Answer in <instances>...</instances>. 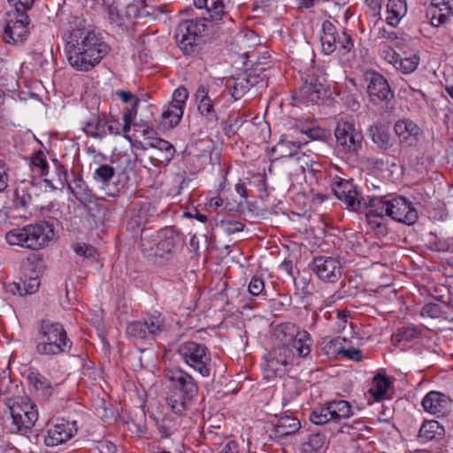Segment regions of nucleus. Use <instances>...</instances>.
<instances>
[{
  "mask_svg": "<svg viewBox=\"0 0 453 453\" xmlns=\"http://www.w3.org/2000/svg\"><path fill=\"white\" fill-rule=\"evenodd\" d=\"M335 196L346 208L353 211L366 210L365 218L370 228L379 236H386L388 229L386 216L393 220L414 225L418 214L413 204L400 196H380L368 197L366 202L359 194L352 180L340 179L333 185Z\"/></svg>",
  "mask_w": 453,
  "mask_h": 453,
  "instance_id": "nucleus-1",
  "label": "nucleus"
},
{
  "mask_svg": "<svg viewBox=\"0 0 453 453\" xmlns=\"http://www.w3.org/2000/svg\"><path fill=\"white\" fill-rule=\"evenodd\" d=\"M83 23L82 19L73 18L65 36V50L72 67L80 72H88L101 62L111 48L94 31L88 30Z\"/></svg>",
  "mask_w": 453,
  "mask_h": 453,
  "instance_id": "nucleus-2",
  "label": "nucleus"
},
{
  "mask_svg": "<svg viewBox=\"0 0 453 453\" xmlns=\"http://www.w3.org/2000/svg\"><path fill=\"white\" fill-rule=\"evenodd\" d=\"M168 383L165 403L169 410L179 416L191 409L198 396V384L180 368H167L164 372Z\"/></svg>",
  "mask_w": 453,
  "mask_h": 453,
  "instance_id": "nucleus-3",
  "label": "nucleus"
},
{
  "mask_svg": "<svg viewBox=\"0 0 453 453\" xmlns=\"http://www.w3.org/2000/svg\"><path fill=\"white\" fill-rule=\"evenodd\" d=\"M353 415V408L348 401L333 400L315 408L310 414V420L317 426H327L332 434H350L352 430H362L364 426L361 420H355L352 424L345 422Z\"/></svg>",
  "mask_w": 453,
  "mask_h": 453,
  "instance_id": "nucleus-4",
  "label": "nucleus"
},
{
  "mask_svg": "<svg viewBox=\"0 0 453 453\" xmlns=\"http://www.w3.org/2000/svg\"><path fill=\"white\" fill-rule=\"evenodd\" d=\"M184 244V238L173 226H166L157 232L143 230L140 248L148 257L171 259Z\"/></svg>",
  "mask_w": 453,
  "mask_h": 453,
  "instance_id": "nucleus-5",
  "label": "nucleus"
},
{
  "mask_svg": "<svg viewBox=\"0 0 453 453\" xmlns=\"http://www.w3.org/2000/svg\"><path fill=\"white\" fill-rule=\"evenodd\" d=\"M72 341L62 324L50 319L37 323L36 352L40 355H58L70 350Z\"/></svg>",
  "mask_w": 453,
  "mask_h": 453,
  "instance_id": "nucleus-6",
  "label": "nucleus"
},
{
  "mask_svg": "<svg viewBox=\"0 0 453 453\" xmlns=\"http://www.w3.org/2000/svg\"><path fill=\"white\" fill-rule=\"evenodd\" d=\"M5 405L10 417L5 420V428L12 434H26L31 431L38 419L36 404L27 396L7 398Z\"/></svg>",
  "mask_w": 453,
  "mask_h": 453,
  "instance_id": "nucleus-7",
  "label": "nucleus"
},
{
  "mask_svg": "<svg viewBox=\"0 0 453 453\" xmlns=\"http://www.w3.org/2000/svg\"><path fill=\"white\" fill-rule=\"evenodd\" d=\"M54 236L51 224L40 221L35 224L27 225L20 228H15L6 234V241L11 245L39 250L43 248Z\"/></svg>",
  "mask_w": 453,
  "mask_h": 453,
  "instance_id": "nucleus-8",
  "label": "nucleus"
},
{
  "mask_svg": "<svg viewBox=\"0 0 453 453\" xmlns=\"http://www.w3.org/2000/svg\"><path fill=\"white\" fill-rule=\"evenodd\" d=\"M209 20L205 18L186 19L179 23L175 30V41L185 55L196 51V47L207 30Z\"/></svg>",
  "mask_w": 453,
  "mask_h": 453,
  "instance_id": "nucleus-9",
  "label": "nucleus"
},
{
  "mask_svg": "<svg viewBox=\"0 0 453 453\" xmlns=\"http://www.w3.org/2000/svg\"><path fill=\"white\" fill-rule=\"evenodd\" d=\"M321 50L325 55L338 51L341 55L354 54V41L345 30L338 31L329 20L322 23Z\"/></svg>",
  "mask_w": 453,
  "mask_h": 453,
  "instance_id": "nucleus-10",
  "label": "nucleus"
},
{
  "mask_svg": "<svg viewBox=\"0 0 453 453\" xmlns=\"http://www.w3.org/2000/svg\"><path fill=\"white\" fill-rule=\"evenodd\" d=\"M183 362L203 377L210 376L211 357L207 347L203 344L188 341L180 343L176 349Z\"/></svg>",
  "mask_w": 453,
  "mask_h": 453,
  "instance_id": "nucleus-11",
  "label": "nucleus"
},
{
  "mask_svg": "<svg viewBox=\"0 0 453 453\" xmlns=\"http://www.w3.org/2000/svg\"><path fill=\"white\" fill-rule=\"evenodd\" d=\"M336 143L339 149L349 155H357L362 148L363 134L354 121L341 119L334 130Z\"/></svg>",
  "mask_w": 453,
  "mask_h": 453,
  "instance_id": "nucleus-12",
  "label": "nucleus"
},
{
  "mask_svg": "<svg viewBox=\"0 0 453 453\" xmlns=\"http://www.w3.org/2000/svg\"><path fill=\"white\" fill-rule=\"evenodd\" d=\"M164 328L165 319L157 314L127 323L126 333L133 340H154Z\"/></svg>",
  "mask_w": 453,
  "mask_h": 453,
  "instance_id": "nucleus-13",
  "label": "nucleus"
},
{
  "mask_svg": "<svg viewBox=\"0 0 453 453\" xmlns=\"http://www.w3.org/2000/svg\"><path fill=\"white\" fill-rule=\"evenodd\" d=\"M224 96V93L212 98L210 95L209 88L203 84L197 87L194 95L196 109L200 117L207 125L216 126L219 121V116L215 109V104Z\"/></svg>",
  "mask_w": 453,
  "mask_h": 453,
  "instance_id": "nucleus-14",
  "label": "nucleus"
},
{
  "mask_svg": "<svg viewBox=\"0 0 453 453\" xmlns=\"http://www.w3.org/2000/svg\"><path fill=\"white\" fill-rule=\"evenodd\" d=\"M328 89L329 84L326 82L325 76H311L310 80H306L304 85L296 92L294 98L299 102L318 104L326 97Z\"/></svg>",
  "mask_w": 453,
  "mask_h": 453,
  "instance_id": "nucleus-15",
  "label": "nucleus"
},
{
  "mask_svg": "<svg viewBox=\"0 0 453 453\" xmlns=\"http://www.w3.org/2000/svg\"><path fill=\"white\" fill-rule=\"evenodd\" d=\"M29 24L27 13L13 12L8 13L4 28V40L7 43H17L22 42L27 35V26Z\"/></svg>",
  "mask_w": 453,
  "mask_h": 453,
  "instance_id": "nucleus-16",
  "label": "nucleus"
},
{
  "mask_svg": "<svg viewBox=\"0 0 453 453\" xmlns=\"http://www.w3.org/2000/svg\"><path fill=\"white\" fill-rule=\"evenodd\" d=\"M366 80L368 81L367 94L372 104H388L394 97V93L382 74L375 72L370 73L366 74Z\"/></svg>",
  "mask_w": 453,
  "mask_h": 453,
  "instance_id": "nucleus-17",
  "label": "nucleus"
},
{
  "mask_svg": "<svg viewBox=\"0 0 453 453\" xmlns=\"http://www.w3.org/2000/svg\"><path fill=\"white\" fill-rule=\"evenodd\" d=\"M77 431L76 421L57 419L56 423L47 429L44 443L48 447L58 446L73 438Z\"/></svg>",
  "mask_w": 453,
  "mask_h": 453,
  "instance_id": "nucleus-18",
  "label": "nucleus"
},
{
  "mask_svg": "<svg viewBox=\"0 0 453 453\" xmlns=\"http://www.w3.org/2000/svg\"><path fill=\"white\" fill-rule=\"evenodd\" d=\"M309 268L324 281L334 282L341 276V265L331 257L319 256L313 258Z\"/></svg>",
  "mask_w": 453,
  "mask_h": 453,
  "instance_id": "nucleus-19",
  "label": "nucleus"
},
{
  "mask_svg": "<svg viewBox=\"0 0 453 453\" xmlns=\"http://www.w3.org/2000/svg\"><path fill=\"white\" fill-rule=\"evenodd\" d=\"M83 131L88 136L102 139L107 134H120L121 124L115 119H102L99 116H93L85 123Z\"/></svg>",
  "mask_w": 453,
  "mask_h": 453,
  "instance_id": "nucleus-20",
  "label": "nucleus"
},
{
  "mask_svg": "<svg viewBox=\"0 0 453 453\" xmlns=\"http://www.w3.org/2000/svg\"><path fill=\"white\" fill-rule=\"evenodd\" d=\"M143 149L148 150V157L154 166L167 165L175 154L174 147L161 138L153 139Z\"/></svg>",
  "mask_w": 453,
  "mask_h": 453,
  "instance_id": "nucleus-21",
  "label": "nucleus"
},
{
  "mask_svg": "<svg viewBox=\"0 0 453 453\" xmlns=\"http://www.w3.org/2000/svg\"><path fill=\"white\" fill-rule=\"evenodd\" d=\"M424 410L437 417H444L449 411L451 400L449 396L439 391H430L421 403Z\"/></svg>",
  "mask_w": 453,
  "mask_h": 453,
  "instance_id": "nucleus-22",
  "label": "nucleus"
},
{
  "mask_svg": "<svg viewBox=\"0 0 453 453\" xmlns=\"http://www.w3.org/2000/svg\"><path fill=\"white\" fill-rule=\"evenodd\" d=\"M427 17L434 27L448 23L453 17V4L449 0H433L427 10Z\"/></svg>",
  "mask_w": 453,
  "mask_h": 453,
  "instance_id": "nucleus-23",
  "label": "nucleus"
},
{
  "mask_svg": "<svg viewBox=\"0 0 453 453\" xmlns=\"http://www.w3.org/2000/svg\"><path fill=\"white\" fill-rule=\"evenodd\" d=\"M367 134L372 142L383 152L389 150L395 145V139L390 133L388 126L377 122L367 129Z\"/></svg>",
  "mask_w": 453,
  "mask_h": 453,
  "instance_id": "nucleus-24",
  "label": "nucleus"
},
{
  "mask_svg": "<svg viewBox=\"0 0 453 453\" xmlns=\"http://www.w3.org/2000/svg\"><path fill=\"white\" fill-rule=\"evenodd\" d=\"M73 180L67 183L66 187L74 197L84 205L95 203L97 198L83 180L82 177L74 173H73Z\"/></svg>",
  "mask_w": 453,
  "mask_h": 453,
  "instance_id": "nucleus-25",
  "label": "nucleus"
},
{
  "mask_svg": "<svg viewBox=\"0 0 453 453\" xmlns=\"http://www.w3.org/2000/svg\"><path fill=\"white\" fill-rule=\"evenodd\" d=\"M301 428L300 421L292 416H281L273 426V433L277 438L293 434Z\"/></svg>",
  "mask_w": 453,
  "mask_h": 453,
  "instance_id": "nucleus-26",
  "label": "nucleus"
},
{
  "mask_svg": "<svg viewBox=\"0 0 453 453\" xmlns=\"http://www.w3.org/2000/svg\"><path fill=\"white\" fill-rule=\"evenodd\" d=\"M394 131L401 142H408L411 138L417 140L420 134L418 126L409 119L397 120L394 125Z\"/></svg>",
  "mask_w": 453,
  "mask_h": 453,
  "instance_id": "nucleus-27",
  "label": "nucleus"
},
{
  "mask_svg": "<svg viewBox=\"0 0 453 453\" xmlns=\"http://www.w3.org/2000/svg\"><path fill=\"white\" fill-rule=\"evenodd\" d=\"M308 141L291 142L280 139L275 146L271 149V156L274 160L284 157H293L302 145L306 144Z\"/></svg>",
  "mask_w": 453,
  "mask_h": 453,
  "instance_id": "nucleus-28",
  "label": "nucleus"
},
{
  "mask_svg": "<svg viewBox=\"0 0 453 453\" xmlns=\"http://www.w3.org/2000/svg\"><path fill=\"white\" fill-rule=\"evenodd\" d=\"M296 160L301 164L300 170L303 173L305 180L310 184L317 182L322 177V165L319 163L309 160L304 154L297 157Z\"/></svg>",
  "mask_w": 453,
  "mask_h": 453,
  "instance_id": "nucleus-29",
  "label": "nucleus"
},
{
  "mask_svg": "<svg viewBox=\"0 0 453 453\" xmlns=\"http://www.w3.org/2000/svg\"><path fill=\"white\" fill-rule=\"evenodd\" d=\"M445 430L436 420L425 421L418 431V439L421 442L438 441L444 436Z\"/></svg>",
  "mask_w": 453,
  "mask_h": 453,
  "instance_id": "nucleus-30",
  "label": "nucleus"
},
{
  "mask_svg": "<svg viewBox=\"0 0 453 453\" xmlns=\"http://www.w3.org/2000/svg\"><path fill=\"white\" fill-rule=\"evenodd\" d=\"M27 381L37 393H40L45 398L50 397L54 391V387L50 380L37 371L29 372Z\"/></svg>",
  "mask_w": 453,
  "mask_h": 453,
  "instance_id": "nucleus-31",
  "label": "nucleus"
},
{
  "mask_svg": "<svg viewBox=\"0 0 453 453\" xmlns=\"http://www.w3.org/2000/svg\"><path fill=\"white\" fill-rule=\"evenodd\" d=\"M149 214L147 208H144L142 206H134L130 219H128L127 223V230L130 231L134 234L137 233L139 230L143 232V230H148L144 227L145 224L148 221ZM142 234H141V236Z\"/></svg>",
  "mask_w": 453,
  "mask_h": 453,
  "instance_id": "nucleus-32",
  "label": "nucleus"
},
{
  "mask_svg": "<svg viewBox=\"0 0 453 453\" xmlns=\"http://www.w3.org/2000/svg\"><path fill=\"white\" fill-rule=\"evenodd\" d=\"M388 17L387 23L392 27H396L400 20L407 12L406 0H388L387 5Z\"/></svg>",
  "mask_w": 453,
  "mask_h": 453,
  "instance_id": "nucleus-33",
  "label": "nucleus"
},
{
  "mask_svg": "<svg viewBox=\"0 0 453 453\" xmlns=\"http://www.w3.org/2000/svg\"><path fill=\"white\" fill-rule=\"evenodd\" d=\"M313 340L306 330H302L298 336L290 343V347L296 349L295 353L299 357H306L310 355Z\"/></svg>",
  "mask_w": 453,
  "mask_h": 453,
  "instance_id": "nucleus-34",
  "label": "nucleus"
},
{
  "mask_svg": "<svg viewBox=\"0 0 453 453\" xmlns=\"http://www.w3.org/2000/svg\"><path fill=\"white\" fill-rule=\"evenodd\" d=\"M183 112L184 111L182 109L175 106L174 104H169L164 107L161 113V125L165 129H170L178 126L183 116Z\"/></svg>",
  "mask_w": 453,
  "mask_h": 453,
  "instance_id": "nucleus-35",
  "label": "nucleus"
},
{
  "mask_svg": "<svg viewBox=\"0 0 453 453\" xmlns=\"http://www.w3.org/2000/svg\"><path fill=\"white\" fill-rule=\"evenodd\" d=\"M390 386L391 381L388 376L378 374L373 378L369 393L372 395L374 400L380 401L386 397Z\"/></svg>",
  "mask_w": 453,
  "mask_h": 453,
  "instance_id": "nucleus-36",
  "label": "nucleus"
},
{
  "mask_svg": "<svg viewBox=\"0 0 453 453\" xmlns=\"http://www.w3.org/2000/svg\"><path fill=\"white\" fill-rule=\"evenodd\" d=\"M274 353V356L280 358V362H283L284 366L293 365L297 364V357L290 347V344H283L278 345L273 348L272 350Z\"/></svg>",
  "mask_w": 453,
  "mask_h": 453,
  "instance_id": "nucleus-37",
  "label": "nucleus"
},
{
  "mask_svg": "<svg viewBox=\"0 0 453 453\" xmlns=\"http://www.w3.org/2000/svg\"><path fill=\"white\" fill-rule=\"evenodd\" d=\"M326 437L322 432H316L309 435L307 441L303 443L304 453H314L319 451L325 445Z\"/></svg>",
  "mask_w": 453,
  "mask_h": 453,
  "instance_id": "nucleus-38",
  "label": "nucleus"
},
{
  "mask_svg": "<svg viewBox=\"0 0 453 453\" xmlns=\"http://www.w3.org/2000/svg\"><path fill=\"white\" fill-rule=\"evenodd\" d=\"M52 164L54 166V173L56 175L55 177H52L50 180H45V182L47 184H50V186L53 188L52 182L56 181L60 188H63L65 186H67V183H69L68 180V173L67 169L65 165L59 163L58 159H52ZM58 187H54V188H57Z\"/></svg>",
  "mask_w": 453,
  "mask_h": 453,
  "instance_id": "nucleus-39",
  "label": "nucleus"
},
{
  "mask_svg": "<svg viewBox=\"0 0 453 453\" xmlns=\"http://www.w3.org/2000/svg\"><path fill=\"white\" fill-rule=\"evenodd\" d=\"M252 85L249 79L238 78L232 80V84H227V87L231 96L236 101L243 96Z\"/></svg>",
  "mask_w": 453,
  "mask_h": 453,
  "instance_id": "nucleus-40",
  "label": "nucleus"
},
{
  "mask_svg": "<svg viewBox=\"0 0 453 453\" xmlns=\"http://www.w3.org/2000/svg\"><path fill=\"white\" fill-rule=\"evenodd\" d=\"M302 330L293 323H283L280 325L279 338L281 343L290 344Z\"/></svg>",
  "mask_w": 453,
  "mask_h": 453,
  "instance_id": "nucleus-41",
  "label": "nucleus"
},
{
  "mask_svg": "<svg viewBox=\"0 0 453 453\" xmlns=\"http://www.w3.org/2000/svg\"><path fill=\"white\" fill-rule=\"evenodd\" d=\"M419 61L420 58L416 53L409 57H400L395 68L404 74H409L418 68Z\"/></svg>",
  "mask_w": 453,
  "mask_h": 453,
  "instance_id": "nucleus-42",
  "label": "nucleus"
},
{
  "mask_svg": "<svg viewBox=\"0 0 453 453\" xmlns=\"http://www.w3.org/2000/svg\"><path fill=\"white\" fill-rule=\"evenodd\" d=\"M419 335V330L416 326H404L398 329V332L392 336L395 342H411Z\"/></svg>",
  "mask_w": 453,
  "mask_h": 453,
  "instance_id": "nucleus-43",
  "label": "nucleus"
},
{
  "mask_svg": "<svg viewBox=\"0 0 453 453\" xmlns=\"http://www.w3.org/2000/svg\"><path fill=\"white\" fill-rule=\"evenodd\" d=\"M31 164L38 169L40 176L43 177L49 174V164L42 150H38L33 155Z\"/></svg>",
  "mask_w": 453,
  "mask_h": 453,
  "instance_id": "nucleus-44",
  "label": "nucleus"
},
{
  "mask_svg": "<svg viewBox=\"0 0 453 453\" xmlns=\"http://www.w3.org/2000/svg\"><path fill=\"white\" fill-rule=\"evenodd\" d=\"M115 169L110 165H102L94 173V179L102 183H108L114 176Z\"/></svg>",
  "mask_w": 453,
  "mask_h": 453,
  "instance_id": "nucleus-45",
  "label": "nucleus"
},
{
  "mask_svg": "<svg viewBox=\"0 0 453 453\" xmlns=\"http://www.w3.org/2000/svg\"><path fill=\"white\" fill-rule=\"evenodd\" d=\"M107 12L109 19L112 24L121 28L127 26V21L129 19V18L123 15L116 6L109 5L107 7Z\"/></svg>",
  "mask_w": 453,
  "mask_h": 453,
  "instance_id": "nucleus-46",
  "label": "nucleus"
},
{
  "mask_svg": "<svg viewBox=\"0 0 453 453\" xmlns=\"http://www.w3.org/2000/svg\"><path fill=\"white\" fill-rule=\"evenodd\" d=\"M188 95V91L185 87H179L173 91V99L170 104L184 111Z\"/></svg>",
  "mask_w": 453,
  "mask_h": 453,
  "instance_id": "nucleus-47",
  "label": "nucleus"
},
{
  "mask_svg": "<svg viewBox=\"0 0 453 453\" xmlns=\"http://www.w3.org/2000/svg\"><path fill=\"white\" fill-rule=\"evenodd\" d=\"M74 252L80 256L83 257L85 258L88 259H96L97 256L96 250L87 243H76L73 246Z\"/></svg>",
  "mask_w": 453,
  "mask_h": 453,
  "instance_id": "nucleus-48",
  "label": "nucleus"
},
{
  "mask_svg": "<svg viewBox=\"0 0 453 453\" xmlns=\"http://www.w3.org/2000/svg\"><path fill=\"white\" fill-rule=\"evenodd\" d=\"M300 133L305 134L310 140L324 141L326 139V130L319 127L301 128Z\"/></svg>",
  "mask_w": 453,
  "mask_h": 453,
  "instance_id": "nucleus-49",
  "label": "nucleus"
},
{
  "mask_svg": "<svg viewBox=\"0 0 453 453\" xmlns=\"http://www.w3.org/2000/svg\"><path fill=\"white\" fill-rule=\"evenodd\" d=\"M266 365L265 369L271 371L273 373H276L278 371H280L284 366L283 362L280 361V358L274 356L273 351H270L265 357Z\"/></svg>",
  "mask_w": 453,
  "mask_h": 453,
  "instance_id": "nucleus-50",
  "label": "nucleus"
},
{
  "mask_svg": "<svg viewBox=\"0 0 453 453\" xmlns=\"http://www.w3.org/2000/svg\"><path fill=\"white\" fill-rule=\"evenodd\" d=\"M220 226L227 234H234L242 232L244 228V224L235 220H222Z\"/></svg>",
  "mask_w": 453,
  "mask_h": 453,
  "instance_id": "nucleus-51",
  "label": "nucleus"
},
{
  "mask_svg": "<svg viewBox=\"0 0 453 453\" xmlns=\"http://www.w3.org/2000/svg\"><path fill=\"white\" fill-rule=\"evenodd\" d=\"M265 289L264 280L257 276H253L248 285V291L253 296H257L263 293Z\"/></svg>",
  "mask_w": 453,
  "mask_h": 453,
  "instance_id": "nucleus-52",
  "label": "nucleus"
},
{
  "mask_svg": "<svg viewBox=\"0 0 453 453\" xmlns=\"http://www.w3.org/2000/svg\"><path fill=\"white\" fill-rule=\"evenodd\" d=\"M207 11L212 19H221L224 14V3L222 0H209Z\"/></svg>",
  "mask_w": 453,
  "mask_h": 453,
  "instance_id": "nucleus-53",
  "label": "nucleus"
},
{
  "mask_svg": "<svg viewBox=\"0 0 453 453\" xmlns=\"http://www.w3.org/2000/svg\"><path fill=\"white\" fill-rule=\"evenodd\" d=\"M441 314V308L437 303H429L423 306L421 311L422 316H427L430 318H439Z\"/></svg>",
  "mask_w": 453,
  "mask_h": 453,
  "instance_id": "nucleus-54",
  "label": "nucleus"
},
{
  "mask_svg": "<svg viewBox=\"0 0 453 453\" xmlns=\"http://www.w3.org/2000/svg\"><path fill=\"white\" fill-rule=\"evenodd\" d=\"M40 286V280L37 277L29 278L27 280L23 281L21 287L24 296L35 293Z\"/></svg>",
  "mask_w": 453,
  "mask_h": 453,
  "instance_id": "nucleus-55",
  "label": "nucleus"
},
{
  "mask_svg": "<svg viewBox=\"0 0 453 453\" xmlns=\"http://www.w3.org/2000/svg\"><path fill=\"white\" fill-rule=\"evenodd\" d=\"M15 197L17 205L21 207H26L32 201V196L26 188H17Z\"/></svg>",
  "mask_w": 453,
  "mask_h": 453,
  "instance_id": "nucleus-56",
  "label": "nucleus"
},
{
  "mask_svg": "<svg viewBox=\"0 0 453 453\" xmlns=\"http://www.w3.org/2000/svg\"><path fill=\"white\" fill-rule=\"evenodd\" d=\"M89 453H115V446L110 441H99L89 449Z\"/></svg>",
  "mask_w": 453,
  "mask_h": 453,
  "instance_id": "nucleus-57",
  "label": "nucleus"
},
{
  "mask_svg": "<svg viewBox=\"0 0 453 453\" xmlns=\"http://www.w3.org/2000/svg\"><path fill=\"white\" fill-rule=\"evenodd\" d=\"M339 352L350 360L360 361L362 358L361 351L355 348L342 349Z\"/></svg>",
  "mask_w": 453,
  "mask_h": 453,
  "instance_id": "nucleus-58",
  "label": "nucleus"
},
{
  "mask_svg": "<svg viewBox=\"0 0 453 453\" xmlns=\"http://www.w3.org/2000/svg\"><path fill=\"white\" fill-rule=\"evenodd\" d=\"M8 184V174L5 164L0 160V192L4 190Z\"/></svg>",
  "mask_w": 453,
  "mask_h": 453,
  "instance_id": "nucleus-59",
  "label": "nucleus"
},
{
  "mask_svg": "<svg viewBox=\"0 0 453 453\" xmlns=\"http://www.w3.org/2000/svg\"><path fill=\"white\" fill-rule=\"evenodd\" d=\"M5 289L7 292H9L12 295L18 294L20 296H24L20 283L11 282V283L5 284Z\"/></svg>",
  "mask_w": 453,
  "mask_h": 453,
  "instance_id": "nucleus-60",
  "label": "nucleus"
},
{
  "mask_svg": "<svg viewBox=\"0 0 453 453\" xmlns=\"http://www.w3.org/2000/svg\"><path fill=\"white\" fill-rule=\"evenodd\" d=\"M116 96L122 101V103L133 102L137 97L130 91L119 90Z\"/></svg>",
  "mask_w": 453,
  "mask_h": 453,
  "instance_id": "nucleus-61",
  "label": "nucleus"
},
{
  "mask_svg": "<svg viewBox=\"0 0 453 453\" xmlns=\"http://www.w3.org/2000/svg\"><path fill=\"white\" fill-rule=\"evenodd\" d=\"M365 2L373 12V16L380 14L381 10V0H365Z\"/></svg>",
  "mask_w": 453,
  "mask_h": 453,
  "instance_id": "nucleus-62",
  "label": "nucleus"
},
{
  "mask_svg": "<svg viewBox=\"0 0 453 453\" xmlns=\"http://www.w3.org/2000/svg\"><path fill=\"white\" fill-rule=\"evenodd\" d=\"M384 53H386V56H385V58L390 63V64H393L394 66L395 67V65H397V62L399 60V54H397L395 51L394 50H388V51H384Z\"/></svg>",
  "mask_w": 453,
  "mask_h": 453,
  "instance_id": "nucleus-63",
  "label": "nucleus"
},
{
  "mask_svg": "<svg viewBox=\"0 0 453 453\" xmlns=\"http://www.w3.org/2000/svg\"><path fill=\"white\" fill-rule=\"evenodd\" d=\"M221 453H238V444L234 441H228L223 447Z\"/></svg>",
  "mask_w": 453,
  "mask_h": 453,
  "instance_id": "nucleus-64",
  "label": "nucleus"
}]
</instances>
